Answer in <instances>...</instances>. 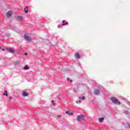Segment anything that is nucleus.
Segmentation results:
<instances>
[{
	"label": "nucleus",
	"mask_w": 130,
	"mask_h": 130,
	"mask_svg": "<svg viewBox=\"0 0 130 130\" xmlns=\"http://www.w3.org/2000/svg\"><path fill=\"white\" fill-rule=\"evenodd\" d=\"M67 81H68V82H70L71 83H73V80L70 79L69 78H67Z\"/></svg>",
	"instance_id": "aec40b11"
},
{
	"label": "nucleus",
	"mask_w": 130,
	"mask_h": 130,
	"mask_svg": "<svg viewBox=\"0 0 130 130\" xmlns=\"http://www.w3.org/2000/svg\"><path fill=\"white\" fill-rule=\"evenodd\" d=\"M66 114H68V115H74V113L70 112L69 111H66Z\"/></svg>",
	"instance_id": "9d476101"
},
{
	"label": "nucleus",
	"mask_w": 130,
	"mask_h": 130,
	"mask_svg": "<svg viewBox=\"0 0 130 130\" xmlns=\"http://www.w3.org/2000/svg\"><path fill=\"white\" fill-rule=\"evenodd\" d=\"M104 120V117H101L99 118V122H102Z\"/></svg>",
	"instance_id": "ddd939ff"
},
{
	"label": "nucleus",
	"mask_w": 130,
	"mask_h": 130,
	"mask_svg": "<svg viewBox=\"0 0 130 130\" xmlns=\"http://www.w3.org/2000/svg\"><path fill=\"white\" fill-rule=\"evenodd\" d=\"M79 99H81V100H85V96H80L79 98Z\"/></svg>",
	"instance_id": "f3484780"
},
{
	"label": "nucleus",
	"mask_w": 130,
	"mask_h": 130,
	"mask_svg": "<svg viewBox=\"0 0 130 130\" xmlns=\"http://www.w3.org/2000/svg\"><path fill=\"white\" fill-rule=\"evenodd\" d=\"M28 9H29V7H28L27 6H26L24 8V13H25V14L28 13Z\"/></svg>",
	"instance_id": "9b49d317"
},
{
	"label": "nucleus",
	"mask_w": 130,
	"mask_h": 130,
	"mask_svg": "<svg viewBox=\"0 0 130 130\" xmlns=\"http://www.w3.org/2000/svg\"><path fill=\"white\" fill-rule=\"evenodd\" d=\"M75 58L76 59H80L81 58V55L79 53H76L75 54Z\"/></svg>",
	"instance_id": "0eeeda50"
},
{
	"label": "nucleus",
	"mask_w": 130,
	"mask_h": 130,
	"mask_svg": "<svg viewBox=\"0 0 130 130\" xmlns=\"http://www.w3.org/2000/svg\"><path fill=\"white\" fill-rule=\"evenodd\" d=\"M20 61H17L16 62H15V63H14V64H15V66H17V64H20Z\"/></svg>",
	"instance_id": "6ab92c4d"
},
{
	"label": "nucleus",
	"mask_w": 130,
	"mask_h": 130,
	"mask_svg": "<svg viewBox=\"0 0 130 130\" xmlns=\"http://www.w3.org/2000/svg\"><path fill=\"white\" fill-rule=\"evenodd\" d=\"M0 49H2V47L0 46Z\"/></svg>",
	"instance_id": "c85d7f7f"
},
{
	"label": "nucleus",
	"mask_w": 130,
	"mask_h": 130,
	"mask_svg": "<svg viewBox=\"0 0 130 130\" xmlns=\"http://www.w3.org/2000/svg\"><path fill=\"white\" fill-rule=\"evenodd\" d=\"M84 119H85V116L83 115H80L77 117V121H83Z\"/></svg>",
	"instance_id": "f03ea898"
},
{
	"label": "nucleus",
	"mask_w": 130,
	"mask_h": 130,
	"mask_svg": "<svg viewBox=\"0 0 130 130\" xmlns=\"http://www.w3.org/2000/svg\"><path fill=\"white\" fill-rule=\"evenodd\" d=\"M23 38L25 39V40H26L27 42L31 41V38L29 37V36H28V35H27L26 34H25L24 35Z\"/></svg>",
	"instance_id": "7ed1b4c3"
},
{
	"label": "nucleus",
	"mask_w": 130,
	"mask_h": 130,
	"mask_svg": "<svg viewBox=\"0 0 130 130\" xmlns=\"http://www.w3.org/2000/svg\"><path fill=\"white\" fill-rule=\"evenodd\" d=\"M100 90L99 89H94L93 93L94 95H98L99 94H100Z\"/></svg>",
	"instance_id": "423d86ee"
},
{
	"label": "nucleus",
	"mask_w": 130,
	"mask_h": 130,
	"mask_svg": "<svg viewBox=\"0 0 130 130\" xmlns=\"http://www.w3.org/2000/svg\"><path fill=\"white\" fill-rule=\"evenodd\" d=\"M127 125L128 126V127H129V128H130V123H127Z\"/></svg>",
	"instance_id": "b1692460"
},
{
	"label": "nucleus",
	"mask_w": 130,
	"mask_h": 130,
	"mask_svg": "<svg viewBox=\"0 0 130 130\" xmlns=\"http://www.w3.org/2000/svg\"><path fill=\"white\" fill-rule=\"evenodd\" d=\"M12 15H13V12L12 11H9L6 14V16L8 18H10L12 17Z\"/></svg>",
	"instance_id": "20e7f679"
},
{
	"label": "nucleus",
	"mask_w": 130,
	"mask_h": 130,
	"mask_svg": "<svg viewBox=\"0 0 130 130\" xmlns=\"http://www.w3.org/2000/svg\"><path fill=\"white\" fill-rule=\"evenodd\" d=\"M110 100L113 104H115L116 105H120L121 104L119 100L114 96L111 97Z\"/></svg>",
	"instance_id": "f257e3e1"
},
{
	"label": "nucleus",
	"mask_w": 130,
	"mask_h": 130,
	"mask_svg": "<svg viewBox=\"0 0 130 130\" xmlns=\"http://www.w3.org/2000/svg\"><path fill=\"white\" fill-rule=\"evenodd\" d=\"M9 99H12V97L11 96H10V98H9Z\"/></svg>",
	"instance_id": "cd10ccee"
},
{
	"label": "nucleus",
	"mask_w": 130,
	"mask_h": 130,
	"mask_svg": "<svg viewBox=\"0 0 130 130\" xmlns=\"http://www.w3.org/2000/svg\"><path fill=\"white\" fill-rule=\"evenodd\" d=\"M3 95H4V96H6V97H8V91L7 90H5L4 92L3 93Z\"/></svg>",
	"instance_id": "2eb2a0df"
},
{
	"label": "nucleus",
	"mask_w": 130,
	"mask_h": 130,
	"mask_svg": "<svg viewBox=\"0 0 130 130\" xmlns=\"http://www.w3.org/2000/svg\"><path fill=\"white\" fill-rule=\"evenodd\" d=\"M123 113H124L125 114H128V111H124L123 112Z\"/></svg>",
	"instance_id": "412c9836"
},
{
	"label": "nucleus",
	"mask_w": 130,
	"mask_h": 130,
	"mask_svg": "<svg viewBox=\"0 0 130 130\" xmlns=\"http://www.w3.org/2000/svg\"><path fill=\"white\" fill-rule=\"evenodd\" d=\"M17 20H18V21H22V20H23V16H17Z\"/></svg>",
	"instance_id": "f8f14e48"
},
{
	"label": "nucleus",
	"mask_w": 130,
	"mask_h": 130,
	"mask_svg": "<svg viewBox=\"0 0 130 130\" xmlns=\"http://www.w3.org/2000/svg\"><path fill=\"white\" fill-rule=\"evenodd\" d=\"M51 103H52V104H53V105L54 106H55L56 105V104H55V103H54V100H52V101H51Z\"/></svg>",
	"instance_id": "a211bd4d"
},
{
	"label": "nucleus",
	"mask_w": 130,
	"mask_h": 130,
	"mask_svg": "<svg viewBox=\"0 0 130 130\" xmlns=\"http://www.w3.org/2000/svg\"><path fill=\"white\" fill-rule=\"evenodd\" d=\"M61 26H62V25H61V24H59L58 25V28H60V27H61Z\"/></svg>",
	"instance_id": "393cba45"
},
{
	"label": "nucleus",
	"mask_w": 130,
	"mask_h": 130,
	"mask_svg": "<svg viewBox=\"0 0 130 130\" xmlns=\"http://www.w3.org/2000/svg\"><path fill=\"white\" fill-rule=\"evenodd\" d=\"M24 55H25L26 56H27V55H28V53L25 52L23 53Z\"/></svg>",
	"instance_id": "5701e85b"
},
{
	"label": "nucleus",
	"mask_w": 130,
	"mask_h": 130,
	"mask_svg": "<svg viewBox=\"0 0 130 130\" xmlns=\"http://www.w3.org/2000/svg\"><path fill=\"white\" fill-rule=\"evenodd\" d=\"M28 95H29V94H28L27 92L26 91L22 92V96H23V97H27V96H28Z\"/></svg>",
	"instance_id": "1a4fd4ad"
},
{
	"label": "nucleus",
	"mask_w": 130,
	"mask_h": 130,
	"mask_svg": "<svg viewBox=\"0 0 130 130\" xmlns=\"http://www.w3.org/2000/svg\"><path fill=\"white\" fill-rule=\"evenodd\" d=\"M58 117L59 118V117H61V116L60 115H58Z\"/></svg>",
	"instance_id": "bb28decb"
},
{
	"label": "nucleus",
	"mask_w": 130,
	"mask_h": 130,
	"mask_svg": "<svg viewBox=\"0 0 130 130\" xmlns=\"http://www.w3.org/2000/svg\"><path fill=\"white\" fill-rule=\"evenodd\" d=\"M82 102V101L81 100H79V101H76V103L78 104V103H81Z\"/></svg>",
	"instance_id": "4be33fe9"
},
{
	"label": "nucleus",
	"mask_w": 130,
	"mask_h": 130,
	"mask_svg": "<svg viewBox=\"0 0 130 130\" xmlns=\"http://www.w3.org/2000/svg\"><path fill=\"white\" fill-rule=\"evenodd\" d=\"M68 25H69V23L66 22V20H62L61 26H68Z\"/></svg>",
	"instance_id": "6e6552de"
},
{
	"label": "nucleus",
	"mask_w": 130,
	"mask_h": 130,
	"mask_svg": "<svg viewBox=\"0 0 130 130\" xmlns=\"http://www.w3.org/2000/svg\"><path fill=\"white\" fill-rule=\"evenodd\" d=\"M11 36L10 34H5L4 35V37H10Z\"/></svg>",
	"instance_id": "dca6fc26"
},
{
	"label": "nucleus",
	"mask_w": 130,
	"mask_h": 130,
	"mask_svg": "<svg viewBox=\"0 0 130 130\" xmlns=\"http://www.w3.org/2000/svg\"><path fill=\"white\" fill-rule=\"evenodd\" d=\"M1 49H2V51H5V50H6L4 48H1Z\"/></svg>",
	"instance_id": "a878e982"
},
{
	"label": "nucleus",
	"mask_w": 130,
	"mask_h": 130,
	"mask_svg": "<svg viewBox=\"0 0 130 130\" xmlns=\"http://www.w3.org/2000/svg\"><path fill=\"white\" fill-rule=\"evenodd\" d=\"M7 51L9 53H15V50L13 48H8Z\"/></svg>",
	"instance_id": "39448f33"
},
{
	"label": "nucleus",
	"mask_w": 130,
	"mask_h": 130,
	"mask_svg": "<svg viewBox=\"0 0 130 130\" xmlns=\"http://www.w3.org/2000/svg\"><path fill=\"white\" fill-rule=\"evenodd\" d=\"M30 68L27 66V65L25 66L24 67H23V70H29Z\"/></svg>",
	"instance_id": "4468645a"
}]
</instances>
